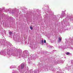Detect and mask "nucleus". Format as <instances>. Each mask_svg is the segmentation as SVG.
Returning a JSON list of instances; mask_svg holds the SVG:
<instances>
[{
    "mask_svg": "<svg viewBox=\"0 0 73 73\" xmlns=\"http://www.w3.org/2000/svg\"><path fill=\"white\" fill-rule=\"evenodd\" d=\"M9 33V35H11V34H12V32H10Z\"/></svg>",
    "mask_w": 73,
    "mask_h": 73,
    "instance_id": "nucleus-5",
    "label": "nucleus"
},
{
    "mask_svg": "<svg viewBox=\"0 0 73 73\" xmlns=\"http://www.w3.org/2000/svg\"><path fill=\"white\" fill-rule=\"evenodd\" d=\"M58 39H59V40L60 41H61V38H59Z\"/></svg>",
    "mask_w": 73,
    "mask_h": 73,
    "instance_id": "nucleus-3",
    "label": "nucleus"
},
{
    "mask_svg": "<svg viewBox=\"0 0 73 73\" xmlns=\"http://www.w3.org/2000/svg\"><path fill=\"white\" fill-rule=\"evenodd\" d=\"M42 43H43V42H44V40H42Z\"/></svg>",
    "mask_w": 73,
    "mask_h": 73,
    "instance_id": "nucleus-7",
    "label": "nucleus"
},
{
    "mask_svg": "<svg viewBox=\"0 0 73 73\" xmlns=\"http://www.w3.org/2000/svg\"><path fill=\"white\" fill-rule=\"evenodd\" d=\"M44 43H46V40H44Z\"/></svg>",
    "mask_w": 73,
    "mask_h": 73,
    "instance_id": "nucleus-6",
    "label": "nucleus"
},
{
    "mask_svg": "<svg viewBox=\"0 0 73 73\" xmlns=\"http://www.w3.org/2000/svg\"><path fill=\"white\" fill-rule=\"evenodd\" d=\"M70 54L69 52H67L66 53V55H68V54Z\"/></svg>",
    "mask_w": 73,
    "mask_h": 73,
    "instance_id": "nucleus-4",
    "label": "nucleus"
},
{
    "mask_svg": "<svg viewBox=\"0 0 73 73\" xmlns=\"http://www.w3.org/2000/svg\"><path fill=\"white\" fill-rule=\"evenodd\" d=\"M24 64H23L21 65V69H23V68H24Z\"/></svg>",
    "mask_w": 73,
    "mask_h": 73,
    "instance_id": "nucleus-1",
    "label": "nucleus"
},
{
    "mask_svg": "<svg viewBox=\"0 0 73 73\" xmlns=\"http://www.w3.org/2000/svg\"><path fill=\"white\" fill-rule=\"evenodd\" d=\"M30 28L31 29V30H33V27L30 26Z\"/></svg>",
    "mask_w": 73,
    "mask_h": 73,
    "instance_id": "nucleus-2",
    "label": "nucleus"
}]
</instances>
